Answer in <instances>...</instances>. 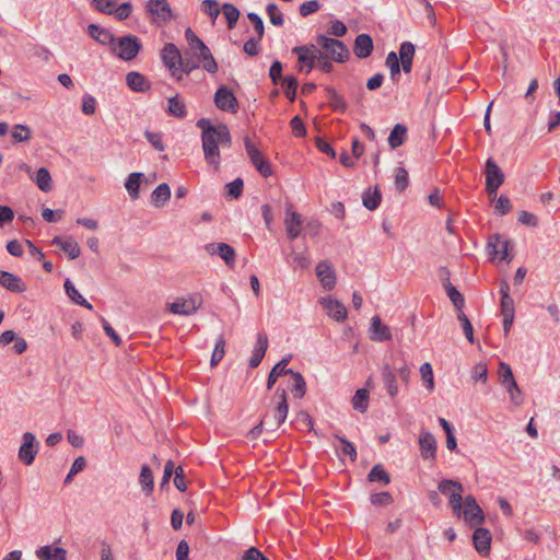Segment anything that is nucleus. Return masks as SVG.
Segmentation results:
<instances>
[{
	"mask_svg": "<svg viewBox=\"0 0 560 560\" xmlns=\"http://www.w3.org/2000/svg\"><path fill=\"white\" fill-rule=\"evenodd\" d=\"M201 129L202 151L206 162L219 171L221 164L220 147L230 148L232 137L226 125H212L210 119L201 118L197 121Z\"/></svg>",
	"mask_w": 560,
	"mask_h": 560,
	"instance_id": "obj_1",
	"label": "nucleus"
},
{
	"mask_svg": "<svg viewBox=\"0 0 560 560\" xmlns=\"http://www.w3.org/2000/svg\"><path fill=\"white\" fill-rule=\"evenodd\" d=\"M185 37L188 43L187 51L189 55L196 60H199L201 67L207 72L215 73L218 71V63L209 47L189 27L185 31Z\"/></svg>",
	"mask_w": 560,
	"mask_h": 560,
	"instance_id": "obj_2",
	"label": "nucleus"
},
{
	"mask_svg": "<svg viewBox=\"0 0 560 560\" xmlns=\"http://www.w3.org/2000/svg\"><path fill=\"white\" fill-rule=\"evenodd\" d=\"M439 491L448 498V504L456 517L462 516L463 485L456 480L443 479L438 485Z\"/></svg>",
	"mask_w": 560,
	"mask_h": 560,
	"instance_id": "obj_3",
	"label": "nucleus"
},
{
	"mask_svg": "<svg viewBox=\"0 0 560 560\" xmlns=\"http://www.w3.org/2000/svg\"><path fill=\"white\" fill-rule=\"evenodd\" d=\"M499 374L501 384L510 395L511 402L515 406H521L524 401V397L514 378L511 366L505 362H500Z\"/></svg>",
	"mask_w": 560,
	"mask_h": 560,
	"instance_id": "obj_4",
	"label": "nucleus"
},
{
	"mask_svg": "<svg viewBox=\"0 0 560 560\" xmlns=\"http://www.w3.org/2000/svg\"><path fill=\"white\" fill-rule=\"evenodd\" d=\"M142 45L139 38L135 35H125L117 39L115 52L121 60H132L137 57Z\"/></svg>",
	"mask_w": 560,
	"mask_h": 560,
	"instance_id": "obj_5",
	"label": "nucleus"
},
{
	"mask_svg": "<svg viewBox=\"0 0 560 560\" xmlns=\"http://www.w3.org/2000/svg\"><path fill=\"white\" fill-rule=\"evenodd\" d=\"M317 44L336 62H345L349 56L347 46L339 39L330 38L325 35L317 36Z\"/></svg>",
	"mask_w": 560,
	"mask_h": 560,
	"instance_id": "obj_6",
	"label": "nucleus"
},
{
	"mask_svg": "<svg viewBox=\"0 0 560 560\" xmlns=\"http://www.w3.org/2000/svg\"><path fill=\"white\" fill-rule=\"evenodd\" d=\"M201 303L202 300L198 295L182 296L168 303L166 308L172 314L188 316L196 313L200 308Z\"/></svg>",
	"mask_w": 560,
	"mask_h": 560,
	"instance_id": "obj_7",
	"label": "nucleus"
},
{
	"mask_svg": "<svg viewBox=\"0 0 560 560\" xmlns=\"http://www.w3.org/2000/svg\"><path fill=\"white\" fill-rule=\"evenodd\" d=\"M469 526L480 525L485 521L482 509L478 505L474 495L468 494L463 499L462 516Z\"/></svg>",
	"mask_w": 560,
	"mask_h": 560,
	"instance_id": "obj_8",
	"label": "nucleus"
},
{
	"mask_svg": "<svg viewBox=\"0 0 560 560\" xmlns=\"http://www.w3.org/2000/svg\"><path fill=\"white\" fill-rule=\"evenodd\" d=\"M486 190L489 195H495L504 182V174L492 158L486 161Z\"/></svg>",
	"mask_w": 560,
	"mask_h": 560,
	"instance_id": "obj_9",
	"label": "nucleus"
},
{
	"mask_svg": "<svg viewBox=\"0 0 560 560\" xmlns=\"http://www.w3.org/2000/svg\"><path fill=\"white\" fill-rule=\"evenodd\" d=\"M292 52L298 56L299 71L305 69L306 73H310L316 66V57H318L319 49L315 45H303L296 46L292 49Z\"/></svg>",
	"mask_w": 560,
	"mask_h": 560,
	"instance_id": "obj_10",
	"label": "nucleus"
},
{
	"mask_svg": "<svg viewBox=\"0 0 560 560\" xmlns=\"http://www.w3.org/2000/svg\"><path fill=\"white\" fill-rule=\"evenodd\" d=\"M22 439L23 443L19 448L18 457L24 465L30 466L35 460L39 450V443L32 432H25Z\"/></svg>",
	"mask_w": 560,
	"mask_h": 560,
	"instance_id": "obj_11",
	"label": "nucleus"
},
{
	"mask_svg": "<svg viewBox=\"0 0 560 560\" xmlns=\"http://www.w3.org/2000/svg\"><path fill=\"white\" fill-rule=\"evenodd\" d=\"M244 144L250 162L254 164L256 170L264 177H269L272 173L269 162L264 158L261 152L256 148V145L250 141L248 137L244 139Z\"/></svg>",
	"mask_w": 560,
	"mask_h": 560,
	"instance_id": "obj_12",
	"label": "nucleus"
},
{
	"mask_svg": "<svg viewBox=\"0 0 560 560\" xmlns=\"http://www.w3.org/2000/svg\"><path fill=\"white\" fill-rule=\"evenodd\" d=\"M214 104L223 112L235 114L238 109V102L234 93L225 85H221L214 93Z\"/></svg>",
	"mask_w": 560,
	"mask_h": 560,
	"instance_id": "obj_13",
	"label": "nucleus"
},
{
	"mask_svg": "<svg viewBox=\"0 0 560 560\" xmlns=\"http://www.w3.org/2000/svg\"><path fill=\"white\" fill-rule=\"evenodd\" d=\"M275 397L278 398V401L273 408L272 419H269V427L277 429L285 421L289 411V405L285 389L277 388Z\"/></svg>",
	"mask_w": 560,
	"mask_h": 560,
	"instance_id": "obj_14",
	"label": "nucleus"
},
{
	"mask_svg": "<svg viewBox=\"0 0 560 560\" xmlns=\"http://www.w3.org/2000/svg\"><path fill=\"white\" fill-rule=\"evenodd\" d=\"M318 302L325 310L326 314L334 320L343 322L347 318V308L345 304L339 300H336L331 296H325L320 298Z\"/></svg>",
	"mask_w": 560,
	"mask_h": 560,
	"instance_id": "obj_15",
	"label": "nucleus"
},
{
	"mask_svg": "<svg viewBox=\"0 0 560 560\" xmlns=\"http://www.w3.org/2000/svg\"><path fill=\"white\" fill-rule=\"evenodd\" d=\"M161 58L172 75L175 77L176 72L179 71V65L183 63V56L176 45L167 43L162 50Z\"/></svg>",
	"mask_w": 560,
	"mask_h": 560,
	"instance_id": "obj_16",
	"label": "nucleus"
},
{
	"mask_svg": "<svg viewBox=\"0 0 560 560\" xmlns=\"http://www.w3.org/2000/svg\"><path fill=\"white\" fill-rule=\"evenodd\" d=\"M205 249L211 256H220L229 267L234 266L236 254L234 248L229 244L209 243L205 246Z\"/></svg>",
	"mask_w": 560,
	"mask_h": 560,
	"instance_id": "obj_17",
	"label": "nucleus"
},
{
	"mask_svg": "<svg viewBox=\"0 0 560 560\" xmlns=\"http://www.w3.org/2000/svg\"><path fill=\"white\" fill-rule=\"evenodd\" d=\"M316 276L318 277L322 287L330 291L336 285V273L328 260H322L316 266Z\"/></svg>",
	"mask_w": 560,
	"mask_h": 560,
	"instance_id": "obj_18",
	"label": "nucleus"
},
{
	"mask_svg": "<svg viewBox=\"0 0 560 560\" xmlns=\"http://www.w3.org/2000/svg\"><path fill=\"white\" fill-rule=\"evenodd\" d=\"M302 219L300 213L292 210L291 203L287 205L284 226L290 240H295L301 234Z\"/></svg>",
	"mask_w": 560,
	"mask_h": 560,
	"instance_id": "obj_19",
	"label": "nucleus"
},
{
	"mask_svg": "<svg viewBox=\"0 0 560 560\" xmlns=\"http://www.w3.org/2000/svg\"><path fill=\"white\" fill-rule=\"evenodd\" d=\"M147 9L156 22H167L172 19V10L167 0H150Z\"/></svg>",
	"mask_w": 560,
	"mask_h": 560,
	"instance_id": "obj_20",
	"label": "nucleus"
},
{
	"mask_svg": "<svg viewBox=\"0 0 560 560\" xmlns=\"http://www.w3.org/2000/svg\"><path fill=\"white\" fill-rule=\"evenodd\" d=\"M491 534L487 528L478 527L472 534V541L477 552L481 556H487L491 548Z\"/></svg>",
	"mask_w": 560,
	"mask_h": 560,
	"instance_id": "obj_21",
	"label": "nucleus"
},
{
	"mask_svg": "<svg viewBox=\"0 0 560 560\" xmlns=\"http://www.w3.org/2000/svg\"><path fill=\"white\" fill-rule=\"evenodd\" d=\"M509 244L510 242L506 238H502L501 235L494 234L490 236L488 241V249L489 254L497 256L499 255L502 260L510 261L511 258L509 257Z\"/></svg>",
	"mask_w": 560,
	"mask_h": 560,
	"instance_id": "obj_22",
	"label": "nucleus"
},
{
	"mask_svg": "<svg viewBox=\"0 0 560 560\" xmlns=\"http://www.w3.org/2000/svg\"><path fill=\"white\" fill-rule=\"evenodd\" d=\"M441 271L445 273V277L442 279L443 287L446 291L447 296L452 301L454 307L460 312L465 306V300L462 293L451 283L448 278V271L446 268H442Z\"/></svg>",
	"mask_w": 560,
	"mask_h": 560,
	"instance_id": "obj_23",
	"label": "nucleus"
},
{
	"mask_svg": "<svg viewBox=\"0 0 560 560\" xmlns=\"http://www.w3.org/2000/svg\"><path fill=\"white\" fill-rule=\"evenodd\" d=\"M0 285L14 293L26 291L24 281L16 275L0 270Z\"/></svg>",
	"mask_w": 560,
	"mask_h": 560,
	"instance_id": "obj_24",
	"label": "nucleus"
},
{
	"mask_svg": "<svg viewBox=\"0 0 560 560\" xmlns=\"http://www.w3.org/2000/svg\"><path fill=\"white\" fill-rule=\"evenodd\" d=\"M51 244L63 250L70 259H75L81 254L80 246L72 236H68L66 238L61 236H55L51 241Z\"/></svg>",
	"mask_w": 560,
	"mask_h": 560,
	"instance_id": "obj_25",
	"label": "nucleus"
},
{
	"mask_svg": "<svg viewBox=\"0 0 560 560\" xmlns=\"http://www.w3.org/2000/svg\"><path fill=\"white\" fill-rule=\"evenodd\" d=\"M38 560H67V550L51 545L39 547L35 550Z\"/></svg>",
	"mask_w": 560,
	"mask_h": 560,
	"instance_id": "obj_26",
	"label": "nucleus"
},
{
	"mask_svg": "<svg viewBox=\"0 0 560 560\" xmlns=\"http://www.w3.org/2000/svg\"><path fill=\"white\" fill-rule=\"evenodd\" d=\"M370 332V338L374 341L381 342L392 339L389 327L383 324L378 316L372 317Z\"/></svg>",
	"mask_w": 560,
	"mask_h": 560,
	"instance_id": "obj_27",
	"label": "nucleus"
},
{
	"mask_svg": "<svg viewBox=\"0 0 560 560\" xmlns=\"http://www.w3.org/2000/svg\"><path fill=\"white\" fill-rule=\"evenodd\" d=\"M419 445L421 456L423 458H434L436 452V441L432 433L429 431H421L419 438Z\"/></svg>",
	"mask_w": 560,
	"mask_h": 560,
	"instance_id": "obj_28",
	"label": "nucleus"
},
{
	"mask_svg": "<svg viewBox=\"0 0 560 560\" xmlns=\"http://www.w3.org/2000/svg\"><path fill=\"white\" fill-rule=\"evenodd\" d=\"M373 50V40L370 35L368 34H360L357 36L354 40V47L353 52L354 55L360 58L364 59L368 58Z\"/></svg>",
	"mask_w": 560,
	"mask_h": 560,
	"instance_id": "obj_29",
	"label": "nucleus"
},
{
	"mask_svg": "<svg viewBox=\"0 0 560 560\" xmlns=\"http://www.w3.org/2000/svg\"><path fill=\"white\" fill-rule=\"evenodd\" d=\"M267 348H268L267 335L264 332L258 334L255 349H254L253 354L248 362L250 368L254 369L260 364L261 360L264 359V357L266 354Z\"/></svg>",
	"mask_w": 560,
	"mask_h": 560,
	"instance_id": "obj_30",
	"label": "nucleus"
},
{
	"mask_svg": "<svg viewBox=\"0 0 560 560\" xmlns=\"http://www.w3.org/2000/svg\"><path fill=\"white\" fill-rule=\"evenodd\" d=\"M291 360V357L282 358L270 371L268 378H267V388L271 389L273 385L276 384L277 380L281 375H291L292 371L291 369H288V364Z\"/></svg>",
	"mask_w": 560,
	"mask_h": 560,
	"instance_id": "obj_31",
	"label": "nucleus"
},
{
	"mask_svg": "<svg viewBox=\"0 0 560 560\" xmlns=\"http://www.w3.org/2000/svg\"><path fill=\"white\" fill-rule=\"evenodd\" d=\"M126 82L130 90L135 92H147L151 89V83L139 72L131 71L126 75Z\"/></svg>",
	"mask_w": 560,
	"mask_h": 560,
	"instance_id": "obj_32",
	"label": "nucleus"
},
{
	"mask_svg": "<svg viewBox=\"0 0 560 560\" xmlns=\"http://www.w3.org/2000/svg\"><path fill=\"white\" fill-rule=\"evenodd\" d=\"M501 293V314L502 316H514V301L510 296V285L506 281H502L500 284Z\"/></svg>",
	"mask_w": 560,
	"mask_h": 560,
	"instance_id": "obj_33",
	"label": "nucleus"
},
{
	"mask_svg": "<svg viewBox=\"0 0 560 560\" xmlns=\"http://www.w3.org/2000/svg\"><path fill=\"white\" fill-rule=\"evenodd\" d=\"M89 35L97 40L102 45H113L115 44V36L113 33L106 28H103L96 24H90L88 26Z\"/></svg>",
	"mask_w": 560,
	"mask_h": 560,
	"instance_id": "obj_34",
	"label": "nucleus"
},
{
	"mask_svg": "<svg viewBox=\"0 0 560 560\" xmlns=\"http://www.w3.org/2000/svg\"><path fill=\"white\" fill-rule=\"evenodd\" d=\"M382 378L385 388L390 397H395L398 394V386L396 383V375L389 364H384L382 368Z\"/></svg>",
	"mask_w": 560,
	"mask_h": 560,
	"instance_id": "obj_35",
	"label": "nucleus"
},
{
	"mask_svg": "<svg viewBox=\"0 0 560 560\" xmlns=\"http://www.w3.org/2000/svg\"><path fill=\"white\" fill-rule=\"evenodd\" d=\"M171 198V189L166 183L160 184L151 194V203L156 207H163Z\"/></svg>",
	"mask_w": 560,
	"mask_h": 560,
	"instance_id": "obj_36",
	"label": "nucleus"
},
{
	"mask_svg": "<svg viewBox=\"0 0 560 560\" xmlns=\"http://www.w3.org/2000/svg\"><path fill=\"white\" fill-rule=\"evenodd\" d=\"M167 114L176 118L186 117V105L178 94L167 100Z\"/></svg>",
	"mask_w": 560,
	"mask_h": 560,
	"instance_id": "obj_37",
	"label": "nucleus"
},
{
	"mask_svg": "<svg viewBox=\"0 0 560 560\" xmlns=\"http://www.w3.org/2000/svg\"><path fill=\"white\" fill-rule=\"evenodd\" d=\"M407 137V128L401 124H397L394 126L393 130L388 137V144L392 149H396L400 147Z\"/></svg>",
	"mask_w": 560,
	"mask_h": 560,
	"instance_id": "obj_38",
	"label": "nucleus"
},
{
	"mask_svg": "<svg viewBox=\"0 0 560 560\" xmlns=\"http://www.w3.org/2000/svg\"><path fill=\"white\" fill-rule=\"evenodd\" d=\"M143 174L140 172L131 173L125 184V187L131 199L136 200L139 198V188Z\"/></svg>",
	"mask_w": 560,
	"mask_h": 560,
	"instance_id": "obj_39",
	"label": "nucleus"
},
{
	"mask_svg": "<svg viewBox=\"0 0 560 560\" xmlns=\"http://www.w3.org/2000/svg\"><path fill=\"white\" fill-rule=\"evenodd\" d=\"M139 482L141 485L142 491L147 495L153 491V486H154L153 474L148 465H143L141 467Z\"/></svg>",
	"mask_w": 560,
	"mask_h": 560,
	"instance_id": "obj_40",
	"label": "nucleus"
},
{
	"mask_svg": "<svg viewBox=\"0 0 560 560\" xmlns=\"http://www.w3.org/2000/svg\"><path fill=\"white\" fill-rule=\"evenodd\" d=\"M368 480L371 482H382L388 485L390 482L389 474L384 469L381 464H376L372 467L368 475Z\"/></svg>",
	"mask_w": 560,
	"mask_h": 560,
	"instance_id": "obj_41",
	"label": "nucleus"
},
{
	"mask_svg": "<svg viewBox=\"0 0 560 560\" xmlns=\"http://www.w3.org/2000/svg\"><path fill=\"white\" fill-rule=\"evenodd\" d=\"M352 406L360 412H365L369 407V392L365 388H360L355 392L352 398Z\"/></svg>",
	"mask_w": 560,
	"mask_h": 560,
	"instance_id": "obj_42",
	"label": "nucleus"
},
{
	"mask_svg": "<svg viewBox=\"0 0 560 560\" xmlns=\"http://www.w3.org/2000/svg\"><path fill=\"white\" fill-rule=\"evenodd\" d=\"M35 182L42 191L48 192L51 190V176L47 168L40 167L37 171Z\"/></svg>",
	"mask_w": 560,
	"mask_h": 560,
	"instance_id": "obj_43",
	"label": "nucleus"
},
{
	"mask_svg": "<svg viewBox=\"0 0 560 560\" xmlns=\"http://www.w3.org/2000/svg\"><path fill=\"white\" fill-rule=\"evenodd\" d=\"M291 377L293 380L291 389L294 393V396L296 398L304 397V395L306 393V383H305L304 377L302 376L301 373L294 372V371H292Z\"/></svg>",
	"mask_w": 560,
	"mask_h": 560,
	"instance_id": "obj_44",
	"label": "nucleus"
},
{
	"mask_svg": "<svg viewBox=\"0 0 560 560\" xmlns=\"http://www.w3.org/2000/svg\"><path fill=\"white\" fill-rule=\"evenodd\" d=\"M222 11L226 19L229 30L234 28L240 18L238 9L232 3H224L222 7Z\"/></svg>",
	"mask_w": 560,
	"mask_h": 560,
	"instance_id": "obj_45",
	"label": "nucleus"
},
{
	"mask_svg": "<svg viewBox=\"0 0 560 560\" xmlns=\"http://www.w3.org/2000/svg\"><path fill=\"white\" fill-rule=\"evenodd\" d=\"M11 136L14 142H26L32 138V130L26 125L18 124L13 127Z\"/></svg>",
	"mask_w": 560,
	"mask_h": 560,
	"instance_id": "obj_46",
	"label": "nucleus"
},
{
	"mask_svg": "<svg viewBox=\"0 0 560 560\" xmlns=\"http://www.w3.org/2000/svg\"><path fill=\"white\" fill-rule=\"evenodd\" d=\"M329 96V104L334 110L343 113L347 109L346 101L332 88L326 89Z\"/></svg>",
	"mask_w": 560,
	"mask_h": 560,
	"instance_id": "obj_47",
	"label": "nucleus"
},
{
	"mask_svg": "<svg viewBox=\"0 0 560 560\" xmlns=\"http://www.w3.org/2000/svg\"><path fill=\"white\" fill-rule=\"evenodd\" d=\"M298 85V80L293 75H287L282 79L284 94L290 100V102H294L295 100Z\"/></svg>",
	"mask_w": 560,
	"mask_h": 560,
	"instance_id": "obj_48",
	"label": "nucleus"
},
{
	"mask_svg": "<svg viewBox=\"0 0 560 560\" xmlns=\"http://www.w3.org/2000/svg\"><path fill=\"white\" fill-rule=\"evenodd\" d=\"M420 374L425 388L429 392H432L434 389V377L432 366L429 362H425L420 366Z\"/></svg>",
	"mask_w": 560,
	"mask_h": 560,
	"instance_id": "obj_49",
	"label": "nucleus"
},
{
	"mask_svg": "<svg viewBox=\"0 0 560 560\" xmlns=\"http://www.w3.org/2000/svg\"><path fill=\"white\" fill-rule=\"evenodd\" d=\"M224 347H225V340H224L223 336H219V338L217 339L212 355H211V360H210L211 366H215L223 359L224 353H225Z\"/></svg>",
	"mask_w": 560,
	"mask_h": 560,
	"instance_id": "obj_50",
	"label": "nucleus"
},
{
	"mask_svg": "<svg viewBox=\"0 0 560 560\" xmlns=\"http://www.w3.org/2000/svg\"><path fill=\"white\" fill-rule=\"evenodd\" d=\"M381 202V194L377 188L373 192L365 191L363 195V205L369 210H375Z\"/></svg>",
	"mask_w": 560,
	"mask_h": 560,
	"instance_id": "obj_51",
	"label": "nucleus"
},
{
	"mask_svg": "<svg viewBox=\"0 0 560 560\" xmlns=\"http://www.w3.org/2000/svg\"><path fill=\"white\" fill-rule=\"evenodd\" d=\"M182 62L183 63L179 65V69H182V71L186 74H189L194 70L201 67L199 60L192 58L187 50L185 51L184 57L182 58Z\"/></svg>",
	"mask_w": 560,
	"mask_h": 560,
	"instance_id": "obj_52",
	"label": "nucleus"
},
{
	"mask_svg": "<svg viewBox=\"0 0 560 560\" xmlns=\"http://www.w3.org/2000/svg\"><path fill=\"white\" fill-rule=\"evenodd\" d=\"M457 318L462 324L465 337L467 338V340L470 343H474L475 342L474 328H472L470 320L468 319V317L465 315V313L463 311L457 313Z\"/></svg>",
	"mask_w": 560,
	"mask_h": 560,
	"instance_id": "obj_53",
	"label": "nucleus"
},
{
	"mask_svg": "<svg viewBox=\"0 0 560 560\" xmlns=\"http://www.w3.org/2000/svg\"><path fill=\"white\" fill-rule=\"evenodd\" d=\"M244 182L242 178H236L231 183L226 184V196L233 199H237L243 192Z\"/></svg>",
	"mask_w": 560,
	"mask_h": 560,
	"instance_id": "obj_54",
	"label": "nucleus"
},
{
	"mask_svg": "<svg viewBox=\"0 0 560 560\" xmlns=\"http://www.w3.org/2000/svg\"><path fill=\"white\" fill-rule=\"evenodd\" d=\"M267 14L269 16V20L271 24L275 26H282L284 23L283 15L278 9L277 4L269 3L266 8Z\"/></svg>",
	"mask_w": 560,
	"mask_h": 560,
	"instance_id": "obj_55",
	"label": "nucleus"
},
{
	"mask_svg": "<svg viewBox=\"0 0 560 560\" xmlns=\"http://www.w3.org/2000/svg\"><path fill=\"white\" fill-rule=\"evenodd\" d=\"M409 185L408 172L404 167H398L395 175V187L398 191H404Z\"/></svg>",
	"mask_w": 560,
	"mask_h": 560,
	"instance_id": "obj_56",
	"label": "nucleus"
},
{
	"mask_svg": "<svg viewBox=\"0 0 560 560\" xmlns=\"http://www.w3.org/2000/svg\"><path fill=\"white\" fill-rule=\"evenodd\" d=\"M91 4L98 12L105 14H113L116 5V0H92Z\"/></svg>",
	"mask_w": 560,
	"mask_h": 560,
	"instance_id": "obj_57",
	"label": "nucleus"
},
{
	"mask_svg": "<svg viewBox=\"0 0 560 560\" xmlns=\"http://www.w3.org/2000/svg\"><path fill=\"white\" fill-rule=\"evenodd\" d=\"M335 439H337L341 443V447H340L341 454L349 456L351 458V460L354 462L357 458V451H355L354 445L342 436L335 435Z\"/></svg>",
	"mask_w": 560,
	"mask_h": 560,
	"instance_id": "obj_58",
	"label": "nucleus"
},
{
	"mask_svg": "<svg viewBox=\"0 0 560 560\" xmlns=\"http://www.w3.org/2000/svg\"><path fill=\"white\" fill-rule=\"evenodd\" d=\"M86 467V460L83 456H79L74 459V462L71 465L70 471L66 476L65 482L69 483L73 476L78 472L82 471Z\"/></svg>",
	"mask_w": 560,
	"mask_h": 560,
	"instance_id": "obj_59",
	"label": "nucleus"
},
{
	"mask_svg": "<svg viewBox=\"0 0 560 560\" xmlns=\"http://www.w3.org/2000/svg\"><path fill=\"white\" fill-rule=\"evenodd\" d=\"M144 136H145L147 140L150 142V144L155 150H158L159 152H162L165 150V147H164V143L162 140V135L160 132H152V131L147 130L144 132Z\"/></svg>",
	"mask_w": 560,
	"mask_h": 560,
	"instance_id": "obj_60",
	"label": "nucleus"
},
{
	"mask_svg": "<svg viewBox=\"0 0 560 560\" xmlns=\"http://www.w3.org/2000/svg\"><path fill=\"white\" fill-rule=\"evenodd\" d=\"M289 262L294 268H302V269L307 268L311 264L308 257L305 256L303 253H292L290 256Z\"/></svg>",
	"mask_w": 560,
	"mask_h": 560,
	"instance_id": "obj_61",
	"label": "nucleus"
},
{
	"mask_svg": "<svg viewBox=\"0 0 560 560\" xmlns=\"http://www.w3.org/2000/svg\"><path fill=\"white\" fill-rule=\"evenodd\" d=\"M386 66L390 70L392 78H395V75L399 74L400 72V63L398 56L395 51H390L386 57Z\"/></svg>",
	"mask_w": 560,
	"mask_h": 560,
	"instance_id": "obj_62",
	"label": "nucleus"
},
{
	"mask_svg": "<svg viewBox=\"0 0 560 560\" xmlns=\"http://www.w3.org/2000/svg\"><path fill=\"white\" fill-rule=\"evenodd\" d=\"M247 18L253 23L254 28L257 33L258 39H261L265 34V27H264V22H262L261 18L255 12H249L247 14Z\"/></svg>",
	"mask_w": 560,
	"mask_h": 560,
	"instance_id": "obj_63",
	"label": "nucleus"
},
{
	"mask_svg": "<svg viewBox=\"0 0 560 560\" xmlns=\"http://www.w3.org/2000/svg\"><path fill=\"white\" fill-rule=\"evenodd\" d=\"M65 211L62 209H58L56 211L44 208L42 211V217L46 222L52 223L62 219Z\"/></svg>",
	"mask_w": 560,
	"mask_h": 560,
	"instance_id": "obj_64",
	"label": "nucleus"
}]
</instances>
